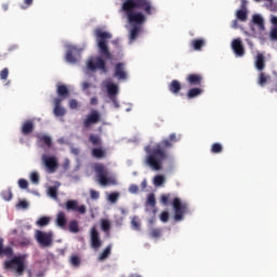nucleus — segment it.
Segmentation results:
<instances>
[{
	"label": "nucleus",
	"mask_w": 277,
	"mask_h": 277,
	"mask_svg": "<svg viewBox=\"0 0 277 277\" xmlns=\"http://www.w3.org/2000/svg\"><path fill=\"white\" fill-rule=\"evenodd\" d=\"M41 159L45 168L51 174H53V172L57 170L58 164H57V159L55 157L43 155Z\"/></svg>",
	"instance_id": "obj_12"
},
{
	"label": "nucleus",
	"mask_w": 277,
	"mask_h": 277,
	"mask_svg": "<svg viewBox=\"0 0 277 277\" xmlns=\"http://www.w3.org/2000/svg\"><path fill=\"white\" fill-rule=\"evenodd\" d=\"M91 155L95 159H105L107 157V151L101 147H97L92 149Z\"/></svg>",
	"instance_id": "obj_22"
},
{
	"label": "nucleus",
	"mask_w": 277,
	"mask_h": 277,
	"mask_svg": "<svg viewBox=\"0 0 277 277\" xmlns=\"http://www.w3.org/2000/svg\"><path fill=\"white\" fill-rule=\"evenodd\" d=\"M109 98H110L111 103L115 105V107H120V104L118 103L117 96H115V97H109Z\"/></svg>",
	"instance_id": "obj_56"
},
{
	"label": "nucleus",
	"mask_w": 277,
	"mask_h": 277,
	"mask_svg": "<svg viewBox=\"0 0 277 277\" xmlns=\"http://www.w3.org/2000/svg\"><path fill=\"white\" fill-rule=\"evenodd\" d=\"M202 75L200 74H189L186 77V81L190 87L202 85Z\"/></svg>",
	"instance_id": "obj_16"
},
{
	"label": "nucleus",
	"mask_w": 277,
	"mask_h": 277,
	"mask_svg": "<svg viewBox=\"0 0 277 277\" xmlns=\"http://www.w3.org/2000/svg\"><path fill=\"white\" fill-rule=\"evenodd\" d=\"M91 105H98V98L97 97H92L90 101Z\"/></svg>",
	"instance_id": "obj_58"
},
{
	"label": "nucleus",
	"mask_w": 277,
	"mask_h": 277,
	"mask_svg": "<svg viewBox=\"0 0 277 277\" xmlns=\"http://www.w3.org/2000/svg\"><path fill=\"white\" fill-rule=\"evenodd\" d=\"M106 90H107V94H108L109 98L118 96V92H119L118 84L108 83V84H106Z\"/></svg>",
	"instance_id": "obj_21"
},
{
	"label": "nucleus",
	"mask_w": 277,
	"mask_h": 277,
	"mask_svg": "<svg viewBox=\"0 0 277 277\" xmlns=\"http://www.w3.org/2000/svg\"><path fill=\"white\" fill-rule=\"evenodd\" d=\"M253 24L259 27L263 31L265 29V21H263V17L259 14L253 15L252 17Z\"/></svg>",
	"instance_id": "obj_24"
},
{
	"label": "nucleus",
	"mask_w": 277,
	"mask_h": 277,
	"mask_svg": "<svg viewBox=\"0 0 277 277\" xmlns=\"http://www.w3.org/2000/svg\"><path fill=\"white\" fill-rule=\"evenodd\" d=\"M1 197L3 198V200H5L6 202H10V200H12V189H5L1 193Z\"/></svg>",
	"instance_id": "obj_39"
},
{
	"label": "nucleus",
	"mask_w": 277,
	"mask_h": 277,
	"mask_svg": "<svg viewBox=\"0 0 277 277\" xmlns=\"http://www.w3.org/2000/svg\"><path fill=\"white\" fill-rule=\"evenodd\" d=\"M90 196L92 200H98L101 198V194L94 189L90 190Z\"/></svg>",
	"instance_id": "obj_48"
},
{
	"label": "nucleus",
	"mask_w": 277,
	"mask_h": 277,
	"mask_svg": "<svg viewBox=\"0 0 277 277\" xmlns=\"http://www.w3.org/2000/svg\"><path fill=\"white\" fill-rule=\"evenodd\" d=\"M149 224H155V219L149 220Z\"/></svg>",
	"instance_id": "obj_64"
},
{
	"label": "nucleus",
	"mask_w": 277,
	"mask_h": 277,
	"mask_svg": "<svg viewBox=\"0 0 277 277\" xmlns=\"http://www.w3.org/2000/svg\"><path fill=\"white\" fill-rule=\"evenodd\" d=\"M202 94V89L200 88H192L188 90L186 96L187 98H196L197 96H200Z\"/></svg>",
	"instance_id": "obj_26"
},
{
	"label": "nucleus",
	"mask_w": 277,
	"mask_h": 277,
	"mask_svg": "<svg viewBox=\"0 0 277 277\" xmlns=\"http://www.w3.org/2000/svg\"><path fill=\"white\" fill-rule=\"evenodd\" d=\"M130 277H142V276H140L137 274H131Z\"/></svg>",
	"instance_id": "obj_63"
},
{
	"label": "nucleus",
	"mask_w": 277,
	"mask_h": 277,
	"mask_svg": "<svg viewBox=\"0 0 277 277\" xmlns=\"http://www.w3.org/2000/svg\"><path fill=\"white\" fill-rule=\"evenodd\" d=\"M35 238L41 248H51L53 246V232L37 229L35 232Z\"/></svg>",
	"instance_id": "obj_7"
},
{
	"label": "nucleus",
	"mask_w": 277,
	"mask_h": 277,
	"mask_svg": "<svg viewBox=\"0 0 277 277\" xmlns=\"http://www.w3.org/2000/svg\"><path fill=\"white\" fill-rule=\"evenodd\" d=\"M89 142L93 145V146H101V136L91 134L89 137Z\"/></svg>",
	"instance_id": "obj_37"
},
{
	"label": "nucleus",
	"mask_w": 277,
	"mask_h": 277,
	"mask_svg": "<svg viewBox=\"0 0 277 277\" xmlns=\"http://www.w3.org/2000/svg\"><path fill=\"white\" fill-rule=\"evenodd\" d=\"M271 23H272L273 25H276V26H277V17H276V16H273V17L271 18Z\"/></svg>",
	"instance_id": "obj_60"
},
{
	"label": "nucleus",
	"mask_w": 277,
	"mask_h": 277,
	"mask_svg": "<svg viewBox=\"0 0 277 277\" xmlns=\"http://www.w3.org/2000/svg\"><path fill=\"white\" fill-rule=\"evenodd\" d=\"M90 85H92V84H90V82H82V90H88L89 88H90Z\"/></svg>",
	"instance_id": "obj_59"
},
{
	"label": "nucleus",
	"mask_w": 277,
	"mask_h": 277,
	"mask_svg": "<svg viewBox=\"0 0 277 277\" xmlns=\"http://www.w3.org/2000/svg\"><path fill=\"white\" fill-rule=\"evenodd\" d=\"M160 202L161 205H163L164 207H168V205H170V194H163L160 196Z\"/></svg>",
	"instance_id": "obj_41"
},
{
	"label": "nucleus",
	"mask_w": 277,
	"mask_h": 277,
	"mask_svg": "<svg viewBox=\"0 0 277 277\" xmlns=\"http://www.w3.org/2000/svg\"><path fill=\"white\" fill-rule=\"evenodd\" d=\"M232 49L237 55V57H243L246 55V50L243 49V43L241 42V39L237 38L232 41Z\"/></svg>",
	"instance_id": "obj_15"
},
{
	"label": "nucleus",
	"mask_w": 277,
	"mask_h": 277,
	"mask_svg": "<svg viewBox=\"0 0 277 277\" xmlns=\"http://www.w3.org/2000/svg\"><path fill=\"white\" fill-rule=\"evenodd\" d=\"M118 198H120V194H119V193H111V194L108 196L109 202H113V203L118 202Z\"/></svg>",
	"instance_id": "obj_46"
},
{
	"label": "nucleus",
	"mask_w": 277,
	"mask_h": 277,
	"mask_svg": "<svg viewBox=\"0 0 277 277\" xmlns=\"http://www.w3.org/2000/svg\"><path fill=\"white\" fill-rule=\"evenodd\" d=\"M90 246L93 250H98L103 246V240H101V234L96 226H92L90 229Z\"/></svg>",
	"instance_id": "obj_9"
},
{
	"label": "nucleus",
	"mask_w": 277,
	"mask_h": 277,
	"mask_svg": "<svg viewBox=\"0 0 277 277\" xmlns=\"http://www.w3.org/2000/svg\"><path fill=\"white\" fill-rule=\"evenodd\" d=\"M131 224H132V228L134 230H140L141 228V224H140V219H137V216H134L131 221Z\"/></svg>",
	"instance_id": "obj_43"
},
{
	"label": "nucleus",
	"mask_w": 277,
	"mask_h": 277,
	"mask_svg": "<svg viewBox=\"0 0 277 277\" xmlns=\"http://www.w3.org/2000/svg\"><path fill=\"white\" fill-rule=\"evenodd\" d=\"M121 10L128 18V23L132 26L130 30V42L137 40L142 25L146 23V16H153L157 9L150 0H121Z\"/></svg>",
	"instance_id": "obj_1"
},
{
	"label": "nucleus",
	"mask_w": 277,
	"mask_h": 277,
	"mask_svg": "<svg viewBox=\"0 0 277 277\" xmlns=\"http://www.w3.org/2000/svg\"><path fill=\"white\" fill-rule=\"evenodd\" d=\"M26 6H22V10H27L30 5H32L34 0H24Z\"/></svg>",
	"instance_id": "obj_54"
},
{
	"label": "nucleus",
	"mask_w": 277,
	"mask_h": 277,
	"mask_svg": "<svg viewBox=\"0 0 277 277\" xmlns=\"http://www.w3.org/2000/svg\"><path fill=\"white\" fill-rule=\"evenodd\" d=\"M94 36L96 38L101 56L89 58L87 62V68L91 72H94L96 70H102V72H107V65L105 61L114 60V54H111V52L109 51V47L107 45V40H111V34L107 31H103V29L101 28H97L94 31Z\"/></svg>",
	"instance_id": "obj_3"
},
{
	"label": "nucleus",
	"mask_w": 277,
	"mask_h": 277,
	"mask_svg": "<svg viewBox=\"0 0 277 277\" xmlns=\"http://www.w3.org/2000/svg\"><path fill=\"white\" fill-rule=\"evenodd\" d=\"M78 103H77V100H70L69 101V107L71 108V109H77V107H78Z\"/></svg>",
	"instance_id": "obj_52"
},
{
	"label": "nucleus",
	"mask_w": 277,
	"mask_h": 277,
	"mask_svg": "<svg viewBox=\"0 0 277 277\" xmlns=\"http://www.w3.org/2000/svg\"><path fill=\"white\" fill-rule=\"evenodd\" d=\"M65 60L68 64H77L79 60H81V50L75 47H69L66 52Z\"/></svg>",
	"instance_id": "obj_10"
},
{
	"label": "nucleus",
	"mask_w": 277,
	"mask_h": 277,
	"mask_svg": "<svg viewBox=\"0 0 277 277\" xmlns=\"http://www.w3.org/2000/svg\"><path fill=\"white\" fill-rule=\"evenodd\" d=\"M269 79H272L269 77V75L265 74V72H260L259 75V79H258V83L259 85H261V88H264V85L267 84V82L269 81Z\"/></svg>",
	"instance_id": "obj_25"
},
{
	"label": "nucleus",
	"mask_w": 277,
	"mask_h": 277,
	"mask_svg": "<svg viewBox=\"0 0 277 277\" xmlns=\"http://www.w3.org/2000/svg\"><path fill=\"white\" fill-rule=\"evenodd\" d=\"M17 207H21L22 209H27L29 207V203H27L26 200H22L17 203Z\"/></svg>",
	"instance_id": "obj_53"
},
{
	"label": "nucleus",
	"mask_w": 277,
	"mask_h": 277,
	"mask_svg": "<svg viewBox=\"0 0 277 277\" xmlns=\"http://www.w3.org/2000/svg\"><path fill=\"white\" fill-rule=\"evenodd\" d=\"M56 94L58 97H55L53 100V114L56 118H62L66 116V108L62 106V102L66 101V98L70 96V91H68V87H66L65 84H57Z\"/></svg>",
	"instance_id": "obj_4"
},
{
	"label": "nucleus",
	"mask_w": 277,
	"mask_h": 277,
	"mask_svg": "<svg viewBox=\"0 0 277 277\" xmlns=\"http://www.w3.org/2000/svg\"><path fill=\"white\" fill-rule=\"evenodd\" d=\"M179 140L176 133H171L168 138L157 143L154 148L150 149V146L145 147V153H147L145 163L156 170V172H159L163 168V161L170 157L168 150L174 148Z\"/></svg>",
	"instance_id": "obj_2"
},
{
	"label": "nucleus",
	"mask_w": 277,
	"mask_h": 277,
	"mask_svg": "<svg viewBox=\"0 0 277 277\" xmlns=\"http://www.w3.org/2000/svg\"><path fill=\"white\" fill-rule=\"evenodd\" d=\"M149 237H151L153 239H159V237H161V228L150 229Z\"/></svg>",
	"instance_id": "obj_40"
},
{
	"label": "nucleus",
	"mask_w": 277,
	"mask_h": 277,
	"mask_svg": "<svg viewBox=\"0 0 277 277\" xmlns=\"http://www.w3.org/2000/svg\"><path fill=\"white\" fill-rule=\"evenodd\" d=\"M10 76V69L8 67L3 68L1 71H0V79L2 81H5L8 80V77Z\"/></svg>",
	"instance_id": "obj_42"
},
{
	"label": "nucleus",
	"mask_w": 277,
	"mask_h": 277,
	"mask_svg": "<svg viewBox=\"0 0 277 277\" xmlns=\"http://www.w3.org/2000/svg\"><path fill=\"white\" fill-rule=\"evenodd\" d=\"M70 264L72 267H79L81 265V259L77 254L70 256Z\"/></svg>",
	"instance_id": "obj_36"
},
{
	"label": "nucleus",
	"mask_w": 277,
	"mask_h": 277,
	"mask_svg": "<svg viewBox=\"0 0 277 277\" xmlns=\"http://www.w3.org/2000/svg\"><path fill=\"white\" fill-rule=\"evenodd\" d=\"M30 181L31 183H34L35 185H38V183H40V175L37 172H32L30 174Z\"/></svg>",
	"instance_id": "obj_45"
},
{
	"label": "nucleus",
	"mask_w": 277,
	"mask_h": 277,
	"mask_svg": "<svg viewBox=\"0 0 277 277\" xmlns=\"http://www.w3.org/2000/svg\"><path fill=\"white\" fill-rule=\"evenodd\" d=\"M255 68L256 70H260V72H262V70H265V56L261 53L256 55Z\"/></svg>",
	"instance_id": "obj_20"
},
{
	"label": "nucleus",
	"mask_w": 277,
	"mask_h": 277,
	"mask_svg": "<svg viewBox=\"0 0 277 277\" xmlns=\"http://www.w3.org/2000/svg\"><path fill=\"white\" fill-rule=\"evenodd\" d=\"M22 133L23 135H29L34 133V121L27 120L22 126Z\"/></svg>",
	"instance_id": "obj_18"
},
{
	"label": "nucleus",
	"mask_w": 277,
	"mask_h": 277,
	"mask_svg": "<svg viewBox=\"0 0 277 277\" xmlns=\"http://www.w3.org/2000/svg\"><path fill=\"white\" fill-rule=\"evenodd\" d=\"M68 228H69V233H75V234L79 233V222L77 220L70 221Z\"/></svg>",
	"instance_id": "obj_34"
},
{
	"label": "nucleus",
	"mask_w": 277,
	"mask_h": 277,
	"mask_svg": "<svg viewBox=\"0 0 277 277\" xmlns=\"http://www.w3.org/2000/svg\"><path fill=\"white\" fill-rule=\"evenodd\" d=\"M146 205H148V207H151L153 209H155V207L157 206V199L155 198V194L148 195Z\"/></svg>",
	"instance_id": "obj_35"
},
{
	"label": "nucleus",
	"mask_w": 277,
	"mask_h": 277,
	"mask_svg": "<svg viewBox=\"0 0 277 277\" xmlns=\"http://www.w3.org/2000/svg\"><path fill=\"white\" fill-rule=\"evenodd\" d=\"M271 40H277V27L271 30Z\"/></svg>",
	"instance_id": "obj_51"
},
{
	"label": "nucleus",
	"mask_w": 277,
	"mask_h": 277,
	"mask_svg": "<svg viewBox=\"0 0 277 277\" xmlns=\"http://www.w3.org/2000/svg\"><path fill=\"white\" fill-rule=\"evenodd\" d=\"M101 228L103 233H109V230H111V223L109 222V220L103 219L101 221Z\"/></svg>",
	"instance_id": "obj_31"
},
{
	"label": "nucleus",
	"mask_w": 277,
	"mask_h": 277,
	"mask_svg": "<svg viewBox=\"0 0 277 277\" xmlns=\"http://www.w3.org/2000/svg\"><path fill=\"white\" fill-rule=\"evenodd\" d=\"M232 27H233V29H237V27H239V22L237 19H234L232 22Z\"/></svg>",
	"instance_id": "obj_57"
},
{
	"label": "nucleus",
	"mask_w": 277,
	"mask_h": 277,
	"mask_svg": "<svg viewBox=\"0 0 277 277\" xmlns=\"http://www.w3.org/2000/svg\"><path fill=\"white\" fill-rule=\"evenodd\" d=\"M16 49H18V47L12 45L11 48H9V51H16Z\"/></svg>",
	"instance_id": "obj_62"
},
{
	"label": "nucleus",
	"mask_w": 277,
	"mask_h": 277,
	"mask_svg": "<svg viewBox=\"0 0 277 277\" xmlns=\"http://www.w3.org/2000/svg\"><path fill=\"white\" fill-rule=\"evenodd\" d=\"M8 9H9L8 3L2 4V10H3L4 12H8Z\"/></svg>",
	"instance_id": "obj_61"
},
{
	"label": "nucleus",
	"mask_w": 277,
	"mask_h": 277,
	"mask_svg": "<svg viewBox=\"0 0 277 277\" xmlns=\"http://www.w3.org/2000/svg\"><path fill=\"white\" fill-rule=\"evenodd\" d=\"M14 250L12 247H3V238H0V256H12Z\"/></svg>",
	"instance_id": "obj_19"
},
{
	"label": "nucleus",
	"mask_w": 277,
	"mask_h": 277,
	"mask_svg": "<svg viewBox=\"0 0 277 277\" xmlns=\"http://www.w3.org/2000/svg\"><path fill=\"white\" fill-rule=\"evenodd\" d=\"M48 194H49V196H50L51 198L56 199V198H57V187H55V186L49 187Z\"/></svg>",
	"instance_id": "obj_44"
},
{
	"label": "nucleus",
	"mask_w": 277,
	"mask_h": 277,
	"mask_svg": "<svg viewBox=\"0 0 277 277\" xmlns=\"http://www.w3.org/2000/svg\"><path fill=\"white\" fill-rule=\"evenodd\" d=\"M37 226H39V228H44V226H49V224H51V217L49 216H41L37 222H36Z\"/></svg>",
	"instance_id": "obj_29"
},
{
	"label": "nucleus",
	"mask_w": 277,
	"mask_h": 277,
	"mask_svg": "<svg viewBox=\"0 0 277 277\" xmlns=\"http://www.w3.org/2000/svg\"><path fill=\"white\" fill-rule=\"evenodd\" d=\"M240 10H248V0H240Z\"/></svg>",
	"instance_id": "obj_55"
},
{
	"label": "nucleus",
	"mask_w": 277,
	"mask_h": 277,
	"mask_svg": "<svg viewBox=\"0 0 277 277\" xmlns=\"http://www.w3.org/2000/svg\"><path fill=\"white\" fill-rule=\"evenodd\" d=\"M172 205L174 209V220L175 222H181V220H183V215H185V213H189V206L182 202L177 197L173 199Z\"/></svg>",
	"instance_id": "obj_8"
},
{
	"label": "nucleus",
	"mask_w": 277,
	"mask_h": 277,
	"mask_svg": "<svg viewBox=\"0 0 277 277\" xmlns=\"http://www.w3.org/2000/svg\"><path fill=\"white\" fill-rule=\"evenodd\" d=\"M224 150V146H222V144L220 143H213L211 146V153L213 155H220V153H222Z\"/></svg>",
	"instance_id": "obj_33"
},
{
	"label": "nucleus",
	"mask_w": 277,
	"mask_h": 277,
	"mask_svg": "<svg viewBox=\"0 0 277 277\" xmlns=\"http://www.w3.org/2000/svg\"><path fill=\"white\" fill-rule=\"evenodd\" d=\"M109 254H111V245H108L104 249V251L98 256V261H105V259H108Z\"/></svg>",
	"instance_id": "obj_32"
},
{
	"label": "nucleus",
	"mask_w": 277,
	"mask_h": 277,
	"mask_svg": "<svg viewBox=\"0 0 277 277\" xmlns=\"http://www.w3.org/2000/svg\"><path fill=\"white\" fill-rule=\"evenodd\" d=\"M114 77L119 81H126L128 74H127V65L124 63H117L115 65Z\"/></svg>",
	"instance_id": "obj_14"
},
{
	"label": "nucleus",
	"mask_w": 277,
	"mask_h": 277,
	"mask_svg": "<svg viewBox=\"0 0 277 277\" xmlns=\"http://www.w3.org/2000/svg\"><path fill=\"white\" fill-rule=\"evenodd\" d=\"M6 269H15L18 276L25 274V256H14L12 260L5 262Z\"/></svg>",
	"instance_id": "obj_6"
},
{
	"label": "nucleus",
	"mask_w": 277,
	"mask_h": 277,
	"mask_svg": "<svg viewBox=\"0 0 277 277\" xmlns=\"http://www.w3.org/2000/svg\"><path fill=\"white\" fill-rule=\"evenodd\" d=\"M129 192L130 194H137V192H140V187L135 184H131L129 187Z\"/></svg>",
	"instance_id": "obj_50"
},
{
	"label": "nucleus",
	"mask_w": 277,
	"mask_h": 277,
	"mask_svg": "<svg viewBox=\"0 0 277 277\" xmlns=\"http://www.w3.org/2000/svg\"><path fill=\"white\" fill-rule=\"evenodd\" d=\"M236 17L238 21H241L242 23H246L248 21V10L240 9L236 12Z\"/></svg>",
	"instance_id": "obj_27"
},
{
	"label": "nucleus",
	"mask_w": 277,
	"mask_h": 277,
	"mask_svg": "<svg viewBox=\"0 0 277 277\" xmlns=\"http://www.w3.org/2000/svg\"><path fill=\"white\" fill-rule=\"evenodd\" d=\"M66 213L60 211L56 215V225L60 227V228H66Z\"/></svg>",
	"instance_id": "obj_23"
},
{
	"label": "nucleus",
	"mask_w": 277,
	"mask_h": 277,
	"mask_svg": "<svg viewBox=\"0 0 277 277\" xmlns=\"http://www.w3.org/2000/svg\"><path fill=\"white\" fill-rule=\"evenodd\" d=\"M18 185L21 189H27V187H29V182H27V180L21 179L18 181Z\"/></svg>",
	"instance_id": "obj_47"
},
{
	"label": "nucleus",
	"mask_w": 277,
	"mask_h": 277,
	"mask_svg": "<svg viewBox=\"0 0 277 277\" xmlns=\"http://www.w3.org/2000/svg\"><path fill=\"white\" fill-rule=\"evenodd\" d=\"M163 183H166V177H163V175H156L154 177V185L156 187H161Z\"/></svg>",
	"instance_id": "obj_38"
},
{
	"label": "nucleus",
	"mask_w": 277,
	"mask_h": 277,
	"mask_svg": "<svg viewBox=\"0 0 277 277\" xmlns=\"http://www.w3.org/2000/svg\"><path fill=\"white\" fill-rule=\"evenodd\" d=\"M66 209L67 211H76L77 213H80V215H85L88 211V208L84 205L79 206L77 200H68L66 202Z\"/></svg>",
	"instance_id": "obj_13"
},
{
	"label": "nucleus",
	"mask_w": 277,
	"mask_h": 277,
	"mask_svg": "<svg viewBox=\"0 0 277 277\" xmlns=\"http://www.w3.org/2000/svg\"><path fill=\"white\" fill-rule=\"evenodd\" d=\"M168 88L171 94H179V92L183 90V85L179 80H172L171 83L168 85Z\"/></svg>",
	"instance_id": "obj_17"
},
{
	"label": "nucleus",
	"mask_w": 277,
	"mask_h": 277,
	"mask_svg": "<svg viewBox=\"0 0 277 277\" xmlns=\"http://www.w3.org/2000/svg\"><path fill=\"white\" fill-rule=\"evenodd\" d=\"M190 44L194 51H202V47H205V39H195Z\"/></svg>",
	"instance_id": "obj_28"
},
{
	"label": "nucleus",
	"mask_w": 277,
	"mask_h": 277,
	"mask_svg": "<svg viewBox=\"0 0 277 277\" xmlns=\"http://www.w3.org/2000/svg\"><path fill=\"white\" fill-rule=\"evenodd\" d=\"M39 142L41 144H44L48 148H51L53 146V141L51 140V136L49 135H41L39 136Z\"/></svg>",
	"instance_id": "obj_30"
},
{
	"label": "nucleus",
	"mask_w": 277,
	"mask_h": 277,
	"mask_svg": "<svg viewBox=\"0 0 277 277\" xmlns=\"http://www.w3.org/2000/svg\"><path fill=\"white\" fill-rule=\"evenodd\" d=\"M97 122H101V113L98 110H91V113L83 120V127L84 129H90L92 124H97Z\"/></svg>",
	"instance_id": "obj_11"
},
{
	"label": "nucleus",
	"mask_w": 277,
	"mask_h": 277,
	"mask_svg": "<svg viewBox=\"0 0 277 277\" xmlns=\"http://www.w3.org/2000/svg\"><path fill=\"white\" fill-rule=\"evenodd\" d=\"M160 220L161 222H168V220H170V213H168V211L161 212Z\"/></svg>",
	"instance_id": "obj_49"
},
{
	"label": "nucleus",
	"mask_w": 277,
	"mask_h": 277,
	"mask_svg": "<svg viewBox=\"0 0 277 277\" xmlns=\"http://www.w3.org/2000/svg\"><path fill=\"white\" fill-rule=\"evenodd\" d=\"M94 171L96 173L100 185H103L104 187L107 185H116V180L109 177V170H107L105 164L95 163Z\"/></svg>",
	"instance_id": "obj_5"
}]
</instances>
